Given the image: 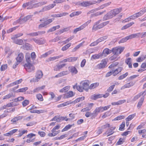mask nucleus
<instances>
[{"label": "nucleus", "mask_w": 146, "mask_h": 146, "mask_svg": "<svg viewBox=\"0 0 146 146\" xmlns=\"http://www.w3.org/2000/svg\"><path fill=\"white\" fill-rule=\"evenodd\" d=\"M102 97V94L94 95L91 97L92 99L96 100L98 98H100Z\"/></svg>", "instance_id": "nucleus-46"}, {"label": "nucleus", "mask_w": 146, "mask_h": 146, "mask_svg": "<svg viewBox=\"0 0 146 146\" xmlns=\"http://www.w3.org/2000/svg\"><path fill=\"white\" fill-rule=\"evenodd\" d=\"M144 99V96H143L141 98L137 105V108H140L141 106H142L143 102Z\"/></svg>", "instance_id": "nucleus-34"}, {"label": "nucleus", "mask_w": 146, "mask_h": 146, "mask_svg": "<svg viewBox=\"0 0 146 146\" xmlns=\"http://www.w3.org/2000/svg\"><path fill=\"white\" fill-rule=\"evenodd\" d=\"M22 79H20L19 80H16L15 82H13L10 84L8 85V86L9 87L13 86L17 84L21 83L22 82Z\"/></svg>", "instance_id": "nucleus-33"}, {"label": "nucleus", "mask_w": 146, "mask_h": 146, "mask_svg": "<svg viewBox=\"0 0 146 146\" xmlns=\"http://www.w3.org/2000/svg\"><path fill=\"white\" fill-rule=\"evenodd\" d=\"M107 63V62L105 59L103 60L97 66V67L98 69H101L104 68Z\"/></svg>", "instance_id": "nucleus-12"}, {"label": "nucleus", "mask_w": 146, "mask_h": 146, "mask_svg": "<svg viewBox=\"0 0 146 146\" xmlns=\"http://www.w3.org/2000/svg\"><path fill=\"white\" fill-rule=\"evenodd\" d=\"M23 58V54L22 53H20L18 54L17 57L16 58V59L17 62L18 63H20L22 61Z\"/></svg>", "instance_id": "nucleus-22"}, {"label": "nucleus", "mask_w": 146, "mask_h": 146, "mask_svg": "<svg viewBox=\"0 0 146 146\" xmlns=\"http://www.w3.org/2000/svg\"><path fill=\"white\" fill-rule=\"evenodd\" d=\"M99 85V83H95L93 84H91L90 86L89 87V88L90 89H94V88H96Z\"/></svg>", "instance_id": "nucleus-40"}, {"label": "nucleus", "mask_w": 146, "mask_h": 146, "mask_svg": "<svg viewBox=\"0 0 146 146\" xmlns=\"http://www.w3.org/2000/svg\"><path fill=\"white\" fill-rule=\"evenodd\" d=\"M122 67H120L115 70H112L113 75L115 76L123 70Z\"/></svg>", "instance_id": "nucleus-20"}, {"label": "nucleus", "mask_w": 146, "mask_h": 146, "mask_svg": "<svg viewBox=\"0 0 146 146\" xmlns=\"http://www.w3.org/2000/svg\"><path fill=\"white\" fill-rule=\"evenodd\" d=\"M145 91L143 92H141L140 93H139L138 94L136 95L134 98V100H136L137 99H138L141 95H143V96H144L146 95V92L145 94H144L145 92Z\"/></svg>", "instance_id": "nucleus-31"}, {"label": "nucleus", "mask_w": 146, "mask_h": 146, "mask_svg": "<svg viewBox=\"0 0 146 146\" xmlns=\"http://www.w3.org/2000/svg\"><path fill=\"white\" fill-rule=\"evenodd\" d=\"M101 106L96 108L94 111V113L96 116L100 112H102Z\"/></svg>", "instance_id": "nucleus-32"}, {"label": "nucleus", "mask_w": 146, "mask_h": 146, "mask_svg": "<svg viewBox=\"0 0 146 146\" xmlns=\"http://www.w3.org/2000/svg\"><path fill=\"white\" fill-rule=\"evenodd\" d=\"M23 49L26 50H30L31 49V47L30 46L29 44L28 43L26 44L23 46Z\"/></svg>", "instance_id": "nucleus-49"}, {"label": "nucleus", "mask_w": 146, "mask_h": 146, "mask_svg": "<svg viewBox=\"0 0 146 146\" xmlns=\"http://www.w3.org/2000/svg\"><path fill=\"white\" fill-rule=\"evenodd\" d=\"M80 87H78L79 89V92H82L83 90L87 91L89 88V82L88 80L82 81L80 83Z\"/></svg>", "instance_id": "nucleus-4"}, {"label": "nucleus", "mask_w": 146, "mask_h": 146, "mask_svg": "<svg viewBox=\"0 0 146 146\" xmlns=\"http://www.w3.org/2000/svg\"><path fill=\"white\" fill-rule=\"evenodd\" d=\"M56 5V4H52L49 5L47 6L44 7L40 12H44L46 11L49 10L53 8Z\"/></svg>", "instance_id": "nucleus-10"}, {"label": "nucleus", "mask_w": 146, "mask_h": 146, "mask_svg": "<svg viewBox=\"0 0 146 146\" xmlns=\"http://www.w3.org/2000/svg\"><path fill=\"white\" fill-rule=\"evenodd\" d=\"M115 128L116 127H111L110 129L109 130V131H108V135H107V136H109L111 135L114 133V131H113L115 130Z\"/></svg>", "instance_id": "nucleus-37"}, {"label": "nucleus", "mask_w": 146, "mask_h": 146, "mask_svg": "<svg viewBox=\"0 0 146 146\" xmlns=\"http://www.w3.org/2000/svg\"><path fill=\"white\" fill-rule=\"evenodd\" d=\"M74 94L72 91H69L66 94V98H69L73 96Z\"/></svg>", "instance_id": "nucleus-42"}, {"label": "nucleus", "mask_w": 146, "mask_h": 146, "mask_svg": "<svg viewBox=\"0 0 146 146\" xmlns=\"http://www.w3.org/2000/svg\"><path fill=\"white\" fill-rule=\"evenodd\" d=\"M78 59V57H70L66 59H65L60 62H61L65 63L66 62H72L76 61Z\"/></svg>", "instance_id": "nucleus-13"}, {"label": "nucleus", "mask_w": 146, "mask_h": 146, "mask_svg": "<svg viewBox=\"0 0 146 146\" xmlns=\"http://www.w3.org/2000/svg\"><path fill=\"white\" fill-rule=\"evenodd\" d=\"M71 45V43H69L68 44L66 45L62 48V50L63 51H65L67 50Z\"/></svg>", "instance_id": "nucleus-44"}, {"label": "nucleus", "mask_w": 146, "mask_h": 146, "mask_svg": "<svg viewBox=\"0 0 146 146\" xmlns=\"http://www.w3.org/2000/svg\"><path fill=\"white\" fill-rule=\"evenodd\" d=\"M24 99V97L21 96L18 97L17 98L15 99L14 100L15 102H17L22 101Z\"/></svg>", "instance_id": "nucleus-59"}, {"label": "nucleus", "mask_w": 146, "mask_h": 146, "mask_svg": "<svg viewBox=\"0 0 146 146\" xmlns=\"http://www.w3.org/2000/svg\"><path fill=\"white\" fill-rule=\"evenodd\" d=\"M124 118L125 117L123 115H119L115 118L113 120H119L122 119H124Z\"/></svg>", "instance_id": "nucleus-56"}, {"label": "nucleus", "mask_w": 146, "mask_h": 146, "mask_svg": "<svg viewBox=\"0 0 146 146\" xmlns=\"http://www.w3.org/2000/svg\"><path fill=\"white\" fill-rule=\"evenodd\" d=\"M63 56V55H60L56 56L49 57L47 60V61L48 62H49L50 61H54L56 59H59Z\"/></svg>", "instance_id": "nucleus-25"}, {"label": "nucleus", "mask_w": 146, "mask_h": 146, "mask_svg": "<svg viewBox=\"0 0 146 146\" xmlns=\"http://www.w3.org/2000/svg\"><path fill=\"white\" fill-rule=\"evenodd\" d=\"M60 127V125H57L51 130V131L52 132H55V131L57 129H59Z\"/></svg>", "instance_id": "nucleus-60"}, {"label": "nucleus", "mask_w": 146, "mask_h": 146, "mask_svg": "<svg viewBox=\"0 0 146 146\" xmlns=\"http://www.w3.org/2000/svg\"><path fill=\"white\" fill-rule=\"evenodd\" d=\"M34 2L33 1H30L29 2H26L24 3L22 6L23 8H25L27 7H28L27 9H32V4Z\"/></svg>", "instance_id": "nucleus-11"}, {"label": "nucleus", "mask_w": 146, "mask_h": 146, "mask_svg": "<svg viewBox=\"0 0 146 146\" xmlns=\"http://www.w3.org/2000/svg\"><path fill=\"white\" fill-rule=\"evenodd\" d=\"M72 126V125L69 124L65 126V127L61 131L63 132L64 131H67L69 129H70Z\"/></svg>", "instance_id": "nucleus-51"}, {"label": "nucleus", "mask_w": 146, "mask_h": 146, "mask_svg": "<svg viewBox=\"0 0 146 146\" xmlns=\"http://www.w3.org/2000/svg\"><path fill=\"white\" fill-rule=\"evenodd\" d=\"M128 72H127L125 74L120 76L118 77V79L119 80H122L127 77L128 76Z\"/></svg>", "instance_id": "nucleus-47"}, {"label": "nucleus", "mask_w": 146, "mask_h": 146, "mask_svg": "<svg viewBox=\"0 0 146 146\" xmlns=\"http://www.w3.org/2000/svg\"><path fill=\"white\" fill-rule=\"evenodd\" d=\"M111 106L110 105H109L104 107H101V108L102 109V111L103 112L104 111H105L108 110L109 108Z\"/></svg>", "instance_id": "nucleus-61"}, {"label": "nucleus", "mask_w": 146, "mask_h": 146, "mask_svg": "<svg viewBox=\"0 0 146 146\" xmlns=\"http://www.w3.org/2000/svg\"><path fill=\"white\" fill-rule=\"evenodd\" d=\"M124 142V139L122 138H120L116 143L117 145H121Z\"/></svg>", "instance_id": "nucleus-52"}, {"label": "nucleus", "mask_w": 146, "mask_h": 146, "mask_svg": "<svg viewBox=\"0 0 146 146\" xmlns=\"http://www.w3.org/2000/svg\"><path fill=\"white\" fill-rule=\"evenodd\" d=\"M26 59L27 63L25 64L24 67L27 71L31 72L35 69V68L32 66V63L34 61L32 60L30 55H27L26 56Z\"/></svg>", "instance_id": "nucleus-2"}, {"label": "nucleus", "mask_w": 146, "mask_h": 146, "mask_svg": "<svg viewBox=\"0 0 146 146\" xmlns=\"http://www.w3.org/2000/svg\"><path fill=\"white\" fill-rule=\"evenodd\" d=\"M32 16L33 15H27L24 18L22 19H20L17 20V22L19 23L21 22V21H23L24 22H25L31 19Z\"/></svg>", "instance_id": "nucleus-17"}, {"label": "nucleus", "mask_w": 146, "mask_h": 146, "mask_svg": "<svg viewBox=\"0 0 146 146\" xmlns=\"http://www.w3.org/2000/svg\"><path fill=\"white\" fill-rule=\"evenodd\" d=\"M31 56L32 60L34 61L36 57L35 53L34 52H32L31 54Z\"/></svg>", "instance_id": "nucleus-64"}, {"label": "nucleus", "mask_w": 146, "mask_h": 146, "mask_svg": "<svg viewBox=\"0 0 146 146\" xmlns=\"http://www.w3.org/2000/svg\"><path fill=\"white\" fill-rule=\"evenodd\" d=\"M74 37V36H72L68 38L67 39H66V40L63 41L62 42H62L64 44H66L68 42L70 41L73 39Z\"/></svg>", "instance_id": "nucleus-48"}, {"label": "nucleus", "mask_w": 146, "mask_h": 146, "mask_svg": "<svg viewBox=\"0 0 146 146\" xmlns=\"http://www.w3.org/2000/svg\"><path fill=\"white\" fill-rule=\"evenodd\" d=\"M28 89L27 87H25L20 88L17 91V92H24L26 91Z\"/></svg>", "instance_id": "nucleus-54"}, {"label": "nucleus", "mask_w": 146, "mask_h": 146, "mask_svg": "<svg viewBox=\"0 0 146 146\" xmlns=\"http://www.w3.org/2000/svg\"><path fill=\"white\" fill-rule=\"evenodd\" d=\"M17 129H14L12 130L8 133L4 134L3 135L6 136H10L13 133L17 131Z\"/></svg>", "instance_id": "nucleus-28"}, {"label": "nucleus", "mask_w": 146, "mask_h": 146, "mask_svg": "<svg viewBox=\"0 0 146 146\" xmlns=\"http://www.w3.org/2000/svg\"><path fill=\"white\" fill-rule=\"evenodd\" d=\"M70 88V86H67L65 87L62 89H61L60 90V92L63 93L67 91H68V90H69Z\"/></svg>", "instance_id": "nucleus-43"}, {"label": "nucleus", "mask_w": 146, "mask_h": 146, "mask_svg": "<svg viewBox=\"0 0 146 146\" xmlns=\"http://www.w3.org/2000/svg\"><path fill=\"white\" fill-rule=\"evenodd\" d=\"M108 38V36H105L102 37H101L100 38H98L97 40V41L98 42V43L101 42L102 41H103L106 39Z\"/></svg>", "instance_id": "nucleus-50"}, {"label": "nucleus", "mask_w": 146, "mask_h": 146, "mask_svg": "<svg viewBox=\"0 0 146 146\" xmlns=\"http://www.w3.org/2000/svg\"><path fill=\"white\" fill-rule=\"evenodd\" d=\"M80 101L79 99L78 98L73 101H68L66 102H65L59 105L58 106V107H62L64 106L68 105L71 104H75Z\"/></svg>", "instance_id": "nucleus-7"}, {"label": "nucleus", "mask_w": 146, "mask_h": 146, "mask_svg": "<svg viewBox=\"0 0 146 146\" xmlns=\"http://www.w3.org/2000/svg\"><path fill=\"white\" fill-rule=\"evenodd\" d=\"M68 136L67 134H64L61 135L60 137H56V139L61 140L62 139H64V138L67 137Z\"/></svg>", "instance_id": "nucleus-55"}, {"label": "nucleus", "mask_w": 146, "mask_h": 146, "mask_svg": "<svg viewBox=\"0 0 146 146\" xmlns=\"http://www.w3.org/2000/svg\"><path fill=\"white\" fill-rule=\"evenodd\" d=\"M126 101V100H119L117 102H112L111 103V104L113 106L119 105L125 103Z\"/></svg>", "instance_id": "nucleus-23"}, {"label": "nucleus", "mask_w": 146, "mask_h": 146, "mask_svg": "<svg viewBox=\"0 0 146 146\" xmlns=\"http://www.w3.org/2000/svg\"><path fill=\"white\" fill-rule=\"evenodd\" d=\"M82 12L81 11H77L76 12H74L71 13L70 16V17H72L78 15L81 13Z\"/></svg>", "instance_id": "nucleus-39"}, {"label": "nucleus", "mask_w": 146, "mask_h": 146, "mask_svg": "<svg viewBox=\"0 0 146 146\" xmlns=\"http://www.w3.org/2000/svg\"><path fill=\"white\" fill-rule=\"evenodd\" d=\"M68 69L69 71L72 73L76 74L78 72V71L77 70L76 68L74 66H69L68 67Z\"/></svg>", "instance_id": "nucleus-27"}, {"label": "nucleus", "mask_w": 146, "mask_h": 146, "mask_svg": "<svg viewBox=\"0 0 146 146\" xmlns=\"http://www.w3.org/2000/svg\"><path fill=\"white\" fill-rule=\"evenodd\" d=\"M125 126V122H123L122 124L120 125L119 130L120 131H123Z\"/></svg>", "instance_id": "nucleus-62"}, {"label": "nucleus", "mask_w": 146, "mask_h": 146, "mask_svg": "<svg viewBox=\"0 0 146 146\" xmlns=\"http://www.w3.org/2000/svg\"><path fill=\"white\" fill-rule=\"evenodd\" d=\"M131 58H129L126 59L125 62L128 65L129 67L130 68H132V65L131 64Z\"/></svg>", "instance_id": "nucleus-26"}, {"label": "nucleus", "mask_w": 146, "mask_h": 146, "mask_svg": "<svg viewBox=\"0 0 146 146\" xmlns=\"http://www.w3.org/2000/svg\"><path fill=\"white\" fill-rule=\"evenodd\" d=\"M36 97L37 99L40 101H42L43 100L42 96L40 94H37L36 95Z\"/></svg>", "instance_id": "nucleus-58"}, {"label": "nucleus", "mask_w": 146, "mask_h": 146, "mask_svg": "<svg viewBox=\"0 0 146 146\" xmlns=\"http://www.w3.org/2000/svg\"><path fill=\"white\" fill-rule=\"evenodd\" d=\"M111 52H112V49L110 50L108 48H106L104 49L102 53H101L102 54L103 58H104Z\"/></svg>", "instance_id": "nucleus-15"}, {"label": "nucleus", "mask_w": 146, "mask_h": 146, "mask_svg": "<svg viewBox=\"0 0 146 146\" xmlns=\"http://www.w3.org/2000/svg\"><path fill=\"white\" fill-rule=\"evenodd\" d=\"M136 115V113L131 114L129 115L127 117L125 120L126 121H129L131 120Z\"/></svg>", "instance_id": "nucleus-45"}, {"label": "nucleus", "mask_w": 146, "mask_h": 146, "mask_svg": "<svg viewBox=\"0 0 146 146\" xmlns=\"http://www.w3.org/2000/svg\"><path fill=\"white\" fill-rule=\"evenodd\" d=\"M69 72L68 71H63L60 73L58 74L57 75H56L55 76V78H58L63 76H64L66 75L69 74Z\"/></svg>", "instance_id": "nucleus-16"}, {"label": "nucleus", "mask_w": 146, "mask_h": 146, "mask_svg": "<svg viewBox=\"0 0 146 146\" xmlns=\"http://www.w3.org/2000/svg\"><path fill=\"white\" fill-rule=\"evenodd\" d=\"M84 42H82L77 45L73 49V51L75 52L76 50L78 49L80 46H81L83 44Z\"/></svg>", "instance_id": "nucleus-57"}, {"label": "nucleus", "mask_w": 146, "mask_h": 146, "mask_svg": "<svg viewBox=\"0 0 146 146\" xmlns=\"http://www.w3.org/2000/svg\"><path fill=\"white\" fill-rule=\"evenodd\" d=\"M43 76V74L42 71H38L36 73L35 78L31 80L30 82H34L38 81L39 80L42 78Z\"/></svg>", "instance_id": "nucleus-5"}, {"label": "nucleus", "mask_w": 146, "mask_h": 146, "mask_svg": "<svg viewBox=\"0 0 146 146\" xmlns=\"http://www.w3.org/2000/svg\"><path fill=\"white\" fill-rule=\"evenodd\" d=\"M100 58H103L102 57V54L101 53H99L98 54H95L93 55L91 58V60H96Z\"/></svg>", "instance_id": "nucleus-24"}, {"label": "nucleus", "mask_w": 146, "mask_h": 146, "mask_svg": "<svg viewBox=\"0 0 146 146\" xmlns=\"http://www.w3.org/2000/svg\"><path fill=\"white\" fill-rule=\"evenodd\" d=\"M46 3V2H40L32 4V9L34 8L37 7L38 6H41L42 5H43L45 4Z\"/></svg>", "instance_id": "nucleus-29"}, {"label": "nucleus", "mask_w": 146, "mask_h": 146, "mask_svg": "<svg viewBox=\"0 0 146 146\" xmlns=\"http://www.w3.org/2000/svg\"><path fill=\"white\" fill-rule=\"evenodd\" d=\"M13 39H14V42L17 44L21 45L23 42V40L22 39H19L16 38H13Z\"/></svg>", "instance_id": "nucleus-36"}, {"label": "nucleus", "mask_w": 146, "mask_h": 146, "mask_svg": "<svg viewBox=\"0 0 146 146\" xmlns=\"http://www.w3.org/2000/svg\"><path fill=\"white\" fill-rule=\"evenodd\" d=\"M54 52V50H49L45 53L44 54H42L41 56L42 58H45L47 57L48 55L52 54Z\"/></svg>", "instance_id": "nucleus-35"}, {"label": "nucleus", "mask_w": 146, "mask_h": 146, "mask_svg": "<svg viewBox=\"0 0 146 146\" xmlns=\"http://www.w3.org/2000/svg\"><path fill=\"white\" fill-rule=\"evenodd\" d=\"M5 54H8V55L7 58H8L9 57V56L12 54L13 53L12 51L8 47H6L5 49Z\"/></svg>", "instance_id": "nucleus-21"}, {"label": "nucleus", "mask_w": 146, "mask_h": 146, "mask_svg": "<svg viewBox=\"0 0 146 146\" xmlns=\"http://www.w3.org/2000/svg\"><path fill=\"white\" fill-rule=\"evenodd\" d=\"M101 21L102 20H100L95 23L92 28V30H93L96 31L104 27L102 23L99 25L101 22Z\"/></svg>", "instance_id": "nucleus-6"}, {"label": "nucleus", "mask_w": 146, "mask_h": 146, "mask_svg": "<svg viewBox=\"0 0 146 146\" xmlns=\"http://www.w3.org/2000/svg\"><path fill=\"white\" fill-rule=\"evenodd\" d=\"M13 97H14V95L13 93H10L7 95L4 96L3 98V100L8 99Z\"/></svg>", "instance_id": "nucleus-41"}, {"label": "nucleus", "mask_w": 146, "mask_h": 146, "mask_svg": "<svg viewBox=\"0 0 146 146\" xmlns=\"http://www.w3.org/2000/svg\"><path fill=\"white\" fill-rule=\"evenodd\" d=\"M121 10L122 9L121 8L115 9L111 10L104 16L103 18V20L105 21L112 18L120 13Z\"/></svg>", "instance_id": "nucleus-1"}, {"label": "nucleus", "mask_w": 146, "mask_h": 146, "mask_svg": "<svg viewBox=\"0 0 146 146\" xmlns=\"http://www.w3.org/2000/svg\"><path fill=\"white\" fill-rule=\"evenodd\" d=\"M19 133L18 134V137H20L25 133H27L28 131L27 130H19Z\"/></svg>", "instance_id": "nucleus-38"}, {"label": "nucleus", "mask_w": 146, "mask_h": 146, "mask_svg": "<svg viewBox=\"0 0 146 146\" xmlns=\"http://www.w3.org/2000/svg\"><path fill=\"white\" fill-rule=\"evenodd\" d=\"M7 67V64H4L2 65L1 67V71H3L6 70Z\"/></svg>", "instance_id": "nucleus-63"}, {"label": "nucleus", "mask_w": 146, "mask_h": 146, "mask_svg": "<svg viewBox=\"0 0 146 146\" xmlns=\"http://www.w3.org/2000/svg\"><path fill=\"white\" fill-rule=\"evenodd\" d=\"M115 86V85L113 84L110 86L107 90L108 92H111L114 89Z\"/></svg>", "instance_id": "nucleus-53"}, {"label": "nucleus", "mask_w": 146, "mask_h": 146, "mask_svg": "<svg viewBox=\"0 0 146 146\" xmlns=\"http://www.w3.org/2000/svg\"><path fill=\"white\" fill-rule=\"evenodd\" d=\"M66 65V64H63L60 65H56L54 67V71H59L60 69L64 67Z\"/></svg>", "instance_id": "nucleus-18"}, {"label": "nucleus", "mask_w": 146, "mask_h": 146, "mask_svg": "<svg viewBox=\"0 0 146 146\" xmlns=\"http://www.w3.org/2000/svg\"><path fill=\"white\" fill-rule=\"evenodd\" d=\"M54 20V18L48 19L47 18H44L41 19L40 21L41 22H44L39 25L38 27L39 29H40L43 27L46 28V26L52 22Z\"/></svg>", "instance_id": "nucleus-3"}, {"label": "nucleus", "mask_w": 146, "mask_h": 146, "mask_svg": "<svg viewBox=\"0 0 146 146\" xmlns=\"http://www.w3.org/2000/svg\"><path fill=\"white\" fill-rule=\"evenodd\" d=\"M97 3L95 1H83L80 4L82 6L86 7L95 4Z\"/></svg>", "instance_id": "nucleus-8"}, {"label": "nucleus", "mask_w": 146, "mask_h": 146, "mask_svg": "<svg viewBox=\"0 0 146 146\" xmlns=\"http://www.w3.org/2000/svg\"><path fill=\"white\" fill-rule=\"evenodd\" d=\"M86 25V24H83L79 27L75 29L74 31V33L76 34L78 31L81 30L85 27V26Z\"/></svg>", "instance_id": "nucleus-30"}, {"label": "nucleus", "mask_w": 146, "mask_h": 146, "mask_svg": "<svg viewBox=\"0 0 146 146\" xmlns=\"http://www.w3.org/2000/svg\"><path fill=\"white\" fill-rule=\"evenodd\" d=\"M135 84V82H130L122 86L121 88V90H123L125 88H129L133 86Z\"/></svg>", "instance_id": "nucleus-19"}, {"label": "nucleus", "mask_w": 146, "mask_h": 146, "mask_svg": "<svg viewBox=\"0 0 146 146\" xmlns=\"http://www.w3.org/2000/svg\"><path fill=\"white\" fill-rule=\"evenodd\" d=\"M33 40L35 42L39 45L44 44L46 42V40L42 38L38 39L34 38Z\"/></svg>", "instance_id": "nucleus-14"}, {"label": "nucleus", "mask_w": 146, "mask_h": 146, "mask_svg": "<svg viewBox=\"0 0 146 146\" xmlns=\"http://www.w3.org/2000/svg\"><path fill=\"white\" fill-rule=\"evenodd\" d=\"M123 49L121 47L115 48L112 49V52L118 55L123 51Z\"/></svg>", "instance_id": "nucleus-9"}]
</instances>
